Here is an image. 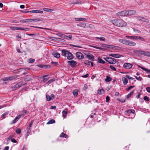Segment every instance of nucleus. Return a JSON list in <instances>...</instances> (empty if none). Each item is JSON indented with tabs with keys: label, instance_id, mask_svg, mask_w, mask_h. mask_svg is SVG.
Returning <instances> with one entry per match:
<instances>
[{
	"label": "nucleus",
	"instance_id": "obj_1",
	"mask_svg": "<svg viewBox=\"0 0 150 150\" xmlns=\"http://www.w3.org/2000/svg\"><path fill=\"white\" fill-rule=\"evenodd\" d=\"M62 55L67 57L69 60L72 59L74 58L73 55L72 53L67 50H62L61 51Z\"/></svg>",
	"mask_w": 150,
	"mask_h": 150
},
{
	"label": "nucleus",
	"instance_id": "obj_2",
	"mask_svg": "<svg viewBox=\"0 0 150 150\" xmlns=\"http://www.w3.org/2000/svg\"><path fill=\"white\" fill-rule=\"evenodd\" d=\"M127 11H125L119 12L116 13V15L118 16H127Z\"/></svg>",
	"mask_w": 150,
	"mask_h": 150
},
{
	"label": "nucleus",
	"instance_id": "obj_3",
	"mask_svg": "<svg viewBox=\"0 0 150 150\" xmlns=\"http://www.w3.org/2000/svg\"><path fill=\"white\" fill-rule=\"evenodd\" d=\"M127 25V23L124 21L122 20H119L118 26L123 27L126 26Z\"/></svg>",
	"mask_w": 150,
	"mask_h": 150
},
{
	"label": "nucleus",
	"instance_id": "obj_4",
	"mask_svg": "<svg viewBox=\"0 0 150 150\" xmlns=\"http://www.w3.org/2000/svg\"><path fill=\"white\" fill-rule=\"evenodd\" d=\"M67 63L72 67H75L77 64L76 62L73 60L68 61Z\"/></svg>",
	"mask_w": 150,
	"mask_h": 150
},
{
	"label": "nucleus",
	"instance_id": "obj_5",
	"mask_svg": "<svg viewBox=\"0 0 150 150\" xmlns=\"http://www.w3.org/2000/svg\"><path fill=\"white\" fill-rule=\"evenodd\" d=\"M132 66V64L127 63H125L123 65V67L126 69H131Z\"/></svg>",
	"mask_w": 150,
	"mask_h": 150
},
{
	"label": "nucleus",
	"instance_id": "obj_6",
	"mask_svg": "<svg viewBox=\"0 0 150 150\" xmlns=\"http://www.w3.org/2000/svg\"><path fill=\"white\" fill-rule=\"evenodd\" d=\"M76 56L78 59H81L83 58L84 56L83 54L80 52H77L76 54Z\"/></svg>",
	"mask_w": 150,
	"mask_h": 150
},
{
	"label": "nucleus",
	"instance_id": "obj_7",
	"mask_svg": "<svg viewBox=\"0 0 150 150\" xmlns=\"http://www.w3.org/2000/svg\"><path fill=\"white\" fill-rule=\"evenodd\" d=\"M136 44L135 42L127 40L125 45L130 46H134L136 45Z\"/></svg>",
	"mask_w": 150,
	"mask_h": 150
},
{
	"label": "nucleus",
	"instance_id": "obj_8",
	"mask_svg": "<svg viewBox=\"0 0 150 150\" xmlns=\"http://www.w3.org/2000/svg\"><path fill=\"white\" fill-rule=\"evenodd\" d=\"M119 21V20L116 19H114L110 21V22L113 25L117 26H118Z\"/></svg>",
	"mask_w": 150,
	"mask_h": 150
},
{
	"label": "nucleus",
	"instance_id": "obj_9",
	"mask_svg": "<svg viewBox=\"0 0 150 150\" xmlns=\"http://www.w3.org/2000/svg\"><path fill=\"white\" fill-rule=\"evenodd\" d=\"M46 98L47 101H50L54 98V96L53 94H51L50 96L48 95H46Z\"/></svg>",
	"mask_w": 150,
	"mask_h": 150
},
{
	"label": "nucleus",
	"instance_id": "obj_10",
	"mask_svg": "<svg viewBox=\"0 0 150 150\" xmlns=\"http://www.w3.org/2000/svg\"><path fill=\"white\" fill-rule=\"evenodd\" d=\"M85 54L86 55V57L89 59L93 60L94 59V57L92 54H86V53Z\"/></svg>",
	"mask_w": 150,
	"mask_h": 150
},
{
	"label": "nucleus",
	"instance_id": "obj_11",
	"mask_svg": "<svg viewBox=\"0 0 150 150\" xmlns=\"http://www.w3.org/2000/svg\"><path fill=\"white\" fill-rule=\"evenodd\" d=\"M127 15L131 16L132 15H135L136 14V12L132 10H129L128 11H127Z\"/></svg>",
	"mask_w": 150,
	"mask_h": 150
},
{
	"label": "nucleus",
	"instance_id": "obj_12",
	"mask_svg": "<svg viewBox=\"0 0 150 150\" xmlns=\"http://www.w3.org/2000/svg\"><path fill=\"white\" fill-rule=\"evenodd\" d=\"M15 78L14 76L7 77L3 79V80L4 81H10L14 79Z\"/></svg>",
	"mask_w": 150,
	"mask_h": 150
},
{
	"label": "nucleus",
	"instance_id": "obj_13",
	"mask_svg": "<svg viewBox=\"0 0 150 150\" xmlns=\"http://www.w3.org/2000/svg\"><path fill=\"white\" fill-rule=\"evenodd\" d=\"M52 54L55 57L57 58H59L60 56L59 53L56 52H53Z\"/></svg>",
	"mask_w": 150,
	"mask_h": 150
},
{
	"label": "nucleus",
	"instance_id": "obj_14",
	"mask_svg": "<svg viewBox=\"0 0 150 150\" xmlns=\"http://www.w3.org/2000/svg\"><path fill=\"white\" fill-rule=\"evenodd\" d=\"M84 64L87 65H91L93 66V62L88 60H86L84 62Z\"/></svg>",
	"mask_w": 150,
	"mask_h": 150
},
{
	"label": "nucleus",
	"instance_id": "obj_15",
	"mask_svg": "<svg viewBox=\"0 0 150 150\" xmlns=\"http://www.w3.org/2000/svg\"><path fill=\"white\" fill-rule=\"evenodd\" d=\"M109 56H111L112 57H115L116 58H118L120 57H122V56L118 54H109Z\"/></svg>",
	"mask_w": 150,
	"mask_h": 150
},
{
	"label": "nucleus",
	"instance_id": "obj_16",
	"mask_svg": "<svg viewBox=\"0 0 150 150\" xmlns=\"http://www.w3.org/2000/svg\"><path fill=\"white\" fill-rule=\"evenodd\" d=\"M41 78L43 79L42 80L43 82H45L47 81L50 78V77L47 76V75H44L41 76Z\"/></svg>",
	"mask_w": 150,
	"mask_h": 150
},
{
	"label": "nucleus",
	"instance_id": "obj_17",
	"mask_svg": "<svg viewBox=\"0 0 150 150\" xmlns=\"http://www.w3.org/2000/svg\"><path fill=\"white\" fill-rule=\"evenodd\" d=\"M136 51L139 54L143 55L145 56H146L147 52V51H145L142 50H136Z\"/></svg>",
	"mask_w": 150,
	"mask_h": 150
},
{
	"label": "nucleus",
	"instance_id": "obj_18",
	"mask_svg": "<svg viewBox=\"0 0 150 150\" xmlns=\"http://www.w3.org/2000/svg\"><path fill=\"white\" fill-rule=\"evenodd\" d=\"M132 38H134V39H135L136 40H137L139 39L140 40L142 41H145L144 39L141 37L135 36L134 37H132Z\"/></svg>",
	"mask_w": 150,
	"mask_h": 150
},
{
	"label": "nucleus",
	"instance_id": "obj_19",
	"mask_svg": "<svg viewBox=\"0 0 150 150\" xmlns=\"http://www.w3.org/2000/svg\"><path fill=\"white\" fill-rule=\"evenodd\" d=\"M138 67L139 68H141L143 70H144V71H145L148 73L150 74V70L149 69H146L145 68L142 67H141V66H140L139 65L138 66Z\"/></svg>",
	"mask_w": 150,
	"mask_h": 150
},
{
	"label": "nucleus",
	"instance_id": "obj_20",
	"mask_svg": "<svg viewBox=\"0 0 150 150\" xmlns=\"http://www.w3.org/2000/svg\"><path fill=\"white\" fill-rule=\"evenodd\" d=\"M127 40L126 39H119L118 40V42L121 43H122V44L125 45L126 41Z\"/></svg>",
	"mask_w": 150,
	"mask_h": 150
},
{
	"label": "nucleus",
	"instance_id": "obj_21",
	"mask_svg": "<svg viewBox=\"0 0 150 150\" xmlns=\"http://www.w3.org/2000/svg\"><path fill=\"white\" fill-rule=\"evenodd\" d=\"M30 12L35 13H42L43 12L42 11L38 10H33L31 11Z\"/></svg>",
	"mask_w": 150,
	"mask_h": 150
},
{
	"label": "nucleus",
	"instance_id": "obj_22",
	"mask_svg": "<svg viewBox=\"0 0 150 150\" xmlns=\"http://www.w3.org/2000/svg\"><path fill=\"white\" fill-rule=\"evenodd\" d=\"M122 81H123V83L124 85H126L128 82L127 79L125 77L122 78Z\"/></svg>",
	"mask_w": 150,
	"mask_h": 150
},
{
	"label": "nucleus",
	"instance_id": "obj_23",
	"mask_svg": "<svg viewBox=\"0 0 150 150\" xmlns=\"http://www.w3.org/2000/svg\"><path fill=\"white\" fill-rule=\"evenodd\" d=\"M77 25L81 27L85 28L86 27V24L85 23H79L77 24Z\"/></svg>",
	"mask_w": 150,
	"mask_h": 150
},
{
	"label": "nucleus",
	"instance_id": "obj_24",
	"mask_svg": "<svg viewBox=\"0 0 150 150\" xmlns=\"http://www.w3.org/2000/svg\"><path fill=\"white\" fill-rule=\"evenodd\" d=\"M75 19L76 21H85L86 20V18H76Z\"/></svg>",
	"mask_w": 150,
	"mask_h": 150
},
{
	"label": "nucleus",
	"instance_id": "obj_25",
	"mask_svg": "<svg viewBox=\"0 0 150 150\" xmlns=\"http://www.w3.org/2000/svg\"><path fill=\"white\" fill-rule=\"evenodd\" d=\"M105 92V90L103 88H102L100 90H98V91L97 94H103Z\"/></svg>",
	"mask_w": 150,
	"mask_h": 150
},
{
	"label": "nucleus",
	"instance_id": "obj_26",
	"mask_svg": "<svg viewBox=\"0 0 150 150\" xmlns=\"http://www.w3.org/2000/svg\"><path fill=\"white\" fill-rule=\"evenodd\" d=\"M78 90L77 89L74 90L72 92L73 95L74 96L76 97L78 94Z\"/></svg>",
	"mask_w": 150,
	"mask_h": 150
},
{
	"label": "nucleus",
	"instance_id": "obj_27",
	"mask_svg": "<svg viewBox=\"0 0 150 150\" xmlns=\"http://www.w3.org/2000/svg\"><path fill=\"white\" fill-rule=\"evenodd\" d=\"M21 30L25 31H28L29 30V28H23L19 27L18 30Z\"/></svg>",
	"mask_w": 150,
	"mask_h": 150
},
{
	"label": "nucleus",
	"instance_id": "obj_28",
	"mask_svg": "<svg viewBox=\"0 0 150 150\" xmlns=\"http://www.w3.org/2000/svg\"><path fill=\"white\" fill-rule=\"evenodd\" d=\"M42 20V18H35V19H32V21L34 22H37L41 21Z\"/></svg>",
	"mask_w": 150,
	"mask_h": 150
},
{
	"label": "nucleus",
	"instance_id": "obj_29",
	"mask_svg": "<svg viewBox=\"0 0 150 150\" xmlns=\"http://www.w3.org/2000/svg\"><path fill=\"white\" fill-rule=\"evenodd\" d=\"M55 122V121L54 119H52L50 120L48 122L47 124V125L50 124L54 123Z\"/></svg>",
	"mask_w": 150,
	"mask_h": 150
},
{
	"label": "nucleus",
	"instance_id": "obj_30",
	"mask_svg": "<svg viewBox=\"0 0 150 150\" xmlns=\"http://www.w3.org/2000/svg\"><path fill=\"white\" fill-rule=\"evenodd\" d=\"M43 10L44 11L47 12H52L53 11V10L52 9H50L47 8H43Z\"/></svg>",
	"mask_w": 150,
	"mask_h": 150
},
{
	"label": "nucleus",
	"instance_id": "obj_31",
	"mask_svg": "<svg viewBox=\"0 0 150 150\" xmlns=\"http://www.w3.org/2000/svg\"><path fill=\"white\" fill-rule=\"evenodd\" d=\"M16 38L18 41H20V39L21 38V36L20 34H18L16 36Z\"/></svg>",
	"mask_w": 150,
	"mask_h": 150
},
{
	"label": "nucleus",
	"instance_id": "obj_32",
	"mask_svg": "<svg viewBox=\"0 0 150 150\" xmlns=\"http://www.w3.org/2000/svg\"><path fill=\"white\" fill-rule=\"evenodd\" d=\"M67 114V112L65 111H63L62 112V116L64 118Z\"/></svg>",
	"mask_w": 150,
	"mask_h": 150
},
{
	"label": "nucleus",
	"instance_id": "obj_33",
	"mask_svg": "<svg viewBox=\"0 0 150 150\" xmlns=\"http://www.w3.org/2000/svg\"><path fill=\"white\" fill-rule=\"evenodd\" d=\"M98 61L99 63L102 64H104L105 62L100 57H98Z\"/></svg>",
	"mask_w": 150,
	"mask_h": 150
},
{
	"label": "nucleus",
	"instance_id": "obj_34",
	"mask_svg": "<svg viewBox=\"0 0 150 150\" xmlns=\"http://www.w3.org/2000/svg\"><path fill=\"white\" fill-rule=\"evenodd\" d=\"M112 80V79L111 78L108 77V76H106V78L105 79V81L106 82H109Z\"/></svg>",
	"mask_w": 150,
	"mask_h": 150
},
{
	"label": "nucleus",
	"instance_id": "obj_35",
	"mask_svg": "<svg viewBox=\"0 0 150 150\" xmlns=\"http://www.w3.org/2000/svg\"><path fill=\"white\" fill-rule=\"evenodd\" d=\"M96 38L99 39L100 41H104L105 40V38L103 37H96Z\"/></svg>",
	"mask_w": 150,
	"mask_h": 150
},
{
	"label": "nucleus",
	"instance_id": "obj_36",
	"mask_svg": "<svg viewBox=\"0 0 150 150\" xmlns=\"http://www.w3.org/2000/svg\"><path fill=\"white\" fill-rule=\"evenodd\" d=\"M60 137H65L66 138L67 137V135L63 133L62 132L61 133V134H60Z\"/></svg>",
	"mask_w": 150,
	"mask_h": 150
},
{
	"label": "nucleus",
	"instance_id": "obj_37",
	"mask_svg": "<svg viewBox=\"0 0 150 150\" xmlns=\"http://www.w3.org/2000/svg\"><path fill=\"white\" fill-rule=\"evenodd\" d=\"M10 28L12 30H18L19 27H10Z\"/></svg>",
	"mask_w": 150,
	"mask_h": 150
},
{
	"label": "nucleus",
	"instance_id": "obj_38",
	"mask_svg": "<svg viewBox=\"0 0 150 150\" xmlns=\"http://www.w3.org/2000/svg\"><path fill=\"white\" fill-rule=\"evenodd\" d=\"M35 61V60L34 59L32 58H30L28 59V62L29 63H32L33 62Z\"/></svg>",
	"mask_w": 150,
	"mask_h": 150
},
{
	"label": "nucleus",
	"instance_id": "obj_39",
	"mask_svg": "<svg viewBox=\"0 0 150 150\" xmlns=\"http://www.w3.org/2000/svg\"><path fill=\"white\" fill-rule=\"evenodd\" d=\"M141 21L146 22H149V20L148 19L143 17L142 18Z\"/></svg>",
	"mask_w": 150,
	"mask_h": 150
},
{
	"label": "nucleus",
	"instance_id": "obj_40",
	"mask_svg": "<svg viewBox=\"0 0 150 150\" xmlns=\"http://www.w3.org/2000/svg\"><path fill=\"white\" fill-rule=\"evenodd\" d=\"M22 85V84L20 83H18L15 85V86H16V88H20Z\"/></svg>",
	"mask_w": 150,
	"mask_h": 150
},
{
	"label": "nucleus",
	"instance_id": "obj_41",
	"mask_svg": "<svg viewBox=\"0 0 150 150\" xmlns=\"http://www.w3.org/2000/svg\"><path fill=\"white\" fill-rule=\"evenodd\" d=\"M55 79H53L49 80L46 83H50L52 82L55 81Z\"/></svg>",
	"mask_w": 150,
	"mask_h": 150
},
{
	"label": "nucleus",
	"instance_id": "obj_42",
	"mask_svg": "<svg viewBox=\"0 0 150 150\" xmlns=\"http://www.w3.org/2000/svg\"><path fill=\"white\" fill-rule=\"evenodd\" d=\"M133 91H131L127 95V98H129L130 96L132 95V94L133 93Z\"/></svg>",
	"mask_w": 150,
	"mask_h": 150
},
{
	"label": "nucleus",
	"instance_id": "obj_43",
	"mask_svg": "<svg viewBox=\"0 0 150 150\" xmlns=\"http://www.w3.org/2000/svg\"><path fill=\"white\" fill-rule=\"evenodd\" d=\"M127 112L129 113H132L133 114H134L135 112V111L134 110H127Z\"/></svg>",
	"mask_w": 150,
	"mask_h": 150
},
{
	"label": "nucleus",
	"instance_id": "obj_44",
	"mask_svg": "<svg viewBox=\"0 0 150 150\" xmlns=\"http://www.w3.org/2000/svg\"><path fill=\"white\" fill-rule=\"evenodd\" d=\"M112 58L111 57H109V58H108L107 61V62H108L109 63L112 64Z\"/></svg>",
	"mask_w": 150,
	"mask_h": 150
},
{
	"label": "nucleus",
	"instance_id": "obj_45",
	"mask_svg": "<svg viewBox=\"0 0 150 150\" xmlns=\"http://www.w3.org/2000/svg\"><path fill=\"white\" fill-rule=\"evenodd\" d=\"M32 79L31 78H26L24 79V81H30Z\"/></svg>",
	"mask_w": 150,
	"mask_h": 150
},
{
	"label": "nucleus",
	"instance_id": "obj_46",
	"mask_svg": "<svg viewBox=\"0 0 150 150\" xmlns=\"http://www.w3.org/2000/svg\"><path fill=\"white\" fill-rule=\"evenodd\" d=\"M111 60H112V64H115L116 62V60L113 58H112V59H111Z\"/></svg>",
	"mask_w": 150,
	"mask_h": 150
},
{
	"label": "nucleus",
	"instance_id": "obj_47",
	"mask_svg": "<svg viewBox=\"0 0 150 150\" xmlns=\"http://www.w3.org/2000/svg\"><path fill=\"white\" fill-rule=\"evenodd\" d=\"M25 23H29L32 22V19H25Z\"/></svg>",
	"mask_w": 150,
	"mask_h": 150
},
{
	"label": "nucleus",
	"instance_id": "obj_48",
	"mask_svg": "<svg viewBox=\"0 0 150 150\" xmlns=\"http://www.w3.org/2000/svg\"><path fill=\"white\" fill-rule=\"evenodd\" d=\"M91 47H93L96 48V49H100V50L104 49L103 48H102V47H97V46H92Z\"/></svg>",
	"mask_w": 150,
	"mask_h": 150
},
{
	"label": "nucleus",
	"instance_id": "obj_49",
	"mask_svg": "<svg viewBox=\"0 0 150 150\" xmlns=\"http://www.w3.org/2000/svg\"><path fill=\"white\" fill-rule=\"evenodd\" d=\"M110 69H112L114 71H116V69L115 68V67L112 65H110Z\"/></svg>",
	"mask_w": 150,
	"mask_h": 150
},
{
	"label": "nucleus",
	"instance_id": "obj_50",
	"mask_svg": "<svg viewBox=\"0 0 150 150\" xmlns=\"http://www.w3.org/2000/svg\"><path fill=\"white\" fill-rule=\"evenodd\" d=\"M8 112H6L4 113L3 114L2 116H1V117L3 119L5 118L6 115H8Z\"/></svg>",
	"mask_w": 150,
	"mask_h": 150
},
{
	"label": "nucleus",
	"instance_id": "obj_51",
	"mask_svg": "<svg viewBox=\"0 0 150 150\" xmlns=\"http://www.w3.org/2000/svg\"><path fill=\"white\" fill-rule=\"evenodd\" d=\"M144 99L147 101H149V97L147 96H145L144 98Z\"/></svg>",
	"mask_w": 150,
	"mask_h": 150
},
{
	"label": "nucleus",
	"instance_id": "obj_52",
	"mask_svg": "<svg viewBox=\"0 0 150 150\" xmlns=\"http://www.w3.org/2000/svg\"><path fill=\"white\" fill-rule=\"evenodd\" d=\"M33 27H34V28H40V29H44L48 30H50L49 29H48V28H43L42 27H38V26H33Z\"/></svg>",
	"mask_w": 150,
	"mask_h": 150
},
{
	"label": "nucleus",
	"instance_id": "obj_53",
	"mask_svg": "<svg viewBox=\"0 0 150 150\" xmlns=\"http://www.w3.org/2000/svg\"><path fill=\"white\" fill-rule=\"evenodd\" d=\"M16 132L17 133L20 134L21 133V130L20 129L18 128L16 129Z\"/></svg>",
	"mask_w": 150,
	"mask_h": 150
},
{
	"label": "nucleus",
	"instance_id": "obj_54",
	"mask_svg": "<svg viewBox=\"0 0 150 150\" xmlns=\"http://www.w3.org/2000/svg\"><path fill=\"white\" fill-rule=\"evenodd\" d=\"M136 79L138 80L141 81L142 79L141 78L140 76H135Z\"/></svg>",
	"mask_w": 150,
	"mask_h": 150
},
{
	"label": "nucleus",
	"instance_id": "obj_55",
	"mask_svg": "<svg viewBox=\"0 0 150 150\" xmlns=\"http://www.w3.org/2000/svg\"><path fill=\"white\" fill-rule=\"evenodd\" d=\"M134 86H130L127 88L126 89V90L127 91H129V90L131 89V88H134Z\"/></svg>",
	"mask_w": 150,
	"mask_h": 150
},
{
	"label": "nucleus",
	"instance_id": "obj_56",
	"mask_svg": "<svg viewBox=\"0 0 150 150\" xmlns=\"http://www.w3.org/2000/svg\"><path fill=\"white\" fill-rule=\"evenodd\" d=\"M135 17L137 18V19L141 21L142 19V17L140 16H136Z\"/></svg>",
	"mask_w": 150,
	"mask_h": 150
},
{
	"label": "nucleus",
	"instance_id": "obj_57",
	"mask_svg": "<svg viewBox=\"0 0 150 150\" xmlns=\"http://www.w3.org/2000/svg\"><path fill=\"white\" fill-rule=\"evenodd\" d=\"M21 115H18L17 117H16L15 119L17 121H18V120L21 117Z\"/></svg>",
	"mask_w": 150,
	"mask_h": 150
},
{
	"label": "nucleus",
	"instance_id": "obj_58",
	"mask_svg": "<svg viewBox=\"0 0 150 150\" xmlns=\"http://www.w3.org/2000/svg\"><path fill=\"white\" fill-rule=\"evenodd\" d=\"M57 35L60 36V37H63V36H64V35L63 34H62V33H58L57 34Z\"/></svg>",
	"mask_w": 150,
	"mask_h": 150
},
{
	"label": "nucleus",
	"instance_id": "obj_59",
	"mask_svg": "<svg viewBox=\"0 0 150 150\" xmlns=\"http://www.w3.org/2000/svg\"><path fill=\"white\" fill-rule=\"evenodd\" d=\"M88 88V86L86 84H85L84 87L83 88V90H86Z\"/></svg>",
	"mask_w": 150,
	"mask_h": 150
},
{
	"label": "nucleus",
	"instance_id": "obj_60",
	"mask_svg": "<svg viewBox=\"0 0 150 150\" xmlns=\"http://www.w3.org/2000/svg\"><path fill=\"white\" fill-rule=\"evenodd\" d=\"M110 100V98L108 96H107L106 98V101L107 102H108Z\"/></svg>",
	"mask_w": 150,
	"mask_h": 150
},
{
	"label": "nucleus",
	"instance_id": "obj_61",
	"mask_svg": "<svg viewBox=\"0 0 150 150\" xmlns=\"http://www.w3.org/2000/svg\"><path fill=\"white\" fill-rule=\"evenodd\" d=\"M146 90L149 93H150V87H147L146 88Z\"/></svg>",
	"mask_w": 150,
	"mask_h": 150
},
{
	"label": "nucleus",
	"instance_id": "obj_62",
	"mask_svg": "<svg viewBox=\"0 0 150 150\" xmlns=\"http://www.w3.org/2000/svg\"><path fill=\"white\" fill-rule=\"evenodd\" d=\"M146 56L150 57V52L147 51Z\"/></svg>",
	"mask_w": 150,
	"mask_h": 150
},
{
	"label": "nucleus",
	"instance_id": "obj_63",
	"mask_svg": "<svg viewBox=\"0 0 150 150\" xmlns=\"http://www.w3.org/2000/svg\"><path fill=\"white\" fill-rule=\"evenodd\" d=\"M31 127H30L29 126L28 128H27V130H28V132H30L31 131Z\"/></svg>",
	"mask_w": 150,
	"mask_h": 150
},
{
	"label": "nucleus",
	"instance_id": "obj_64",
	"mask_svg": "<svg viewBox=\"0 0 150 150\" xmlns=\"http://www.w3.org/2000/svg\"><path fill=\"white\" fill-rule=\"evenodd\" d=\"M11 141L13 143H16L17 142V141L13 139H11Z\"/></svg>",
	"mask_w": 150,
	"mask_h": 150
}]
</instances>
